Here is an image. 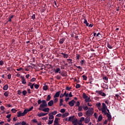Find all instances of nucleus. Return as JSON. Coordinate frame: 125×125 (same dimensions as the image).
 Returning a JSON list of instances; mask_svg holds the SVG:
<instances>
[{
	"instance_id": "aec40b11",
	"label": "nucleus",
	"mask_w": 125,
	"mask_h": 125,
	"mask_svg": "<svg viewBox=\"0 0 125 125\" xmlns=\"http://www.w3.org/2000/svg\"><path fill=\"white\" fill-rule=\"evenodd\" d=\"M34 107L32 106L31 107L29 108V109L26 108L24 110L26 111L27 113H28V112H30V111H32V110L33 109Z\"/></svg>"
},
{
	"instance_id": "72a5a7b5",
	"label": "nucleus",
	"mask_w": 125,
	"mask_h": 125,
	"mask_svg": "<svg viewBox=\"0 0 125 125\" xmlns=\"http://www.w3.org/2000/svg\"><path fill=\"white\" fill-rule=\"evenodd\" d=\"M83 106H79L78 107V111H79L80 112L83 111Z\"/></svg>"
},
{
	"instance_id": "13d9d810",
	"label": "nucleus",
	"mask_w": 125,
	"mask_h": 125,
	"mask_svg": "<svg viewBox=\"0 0 125 125\" xmlns=\"http://www.w3.org/2000/svg\"><path fill=\"white\" fill-rule=\"evenodd\" d=\"M11 117V114H8V115L6 116L7 119H10Z\"/></svg>"
},
{
	"instance_id": "2eb2a0df",
	"label": "nucleus",
	"mask_w": 125,
	"mask_h": 125,
	"mask_svg": "<svg viewBox=\"0 0 125 125\" xmlns=\"http://www.w3.org/2000/svg\"><path fill=\"white\" fill-rule=\"evenodd\" d=\"M72 124H74V125H77V123H78V119L77 118H74L73 120L72 121Z\"/></svg>"
},
{
	"instance_id": "680f3d73",
	"label": "nucleus",
	"mask_w": 125,
	"mask_h": 125,
	"mask_svg": "<svg viewBox=\"0 0 125 125\" xmlns=\"http://www.w3.org/2000/svg\"><path fill=\"white\" fill-rule=\"evenodd\" d=\"M70 99V98H69V97H66V98H65V101L66 102H68V101Z\"/></svg>"
},
{
	"instance_id": "cd10ccee",
	"label": "nucleus",
	"mask_w": 125,
	"mask_h": 125,
	"mask_svg": "<svg viewBox=\"0 0 125 125\" xmlns=\"http://www.w3.org/2000/svg\"><path fill=\"white\" fill-rule=\"evenodd\" d=\"M32 123H33V124H37L38 123V120L36 119H34L32 120Z\"/></svg>"
},
{
	"instance_id": "ddd939ff",
	"label": "nucleus",
	"mask_w": 125,
	"mask_h": 125,
	"mask_svg": "<svg viewBox=\"0 0 125 125\" xmlns=\"http://www.w3.org/2000/svg\"><path fill=\"white\" fill-rule=\"evenodd\" d=\"M21 81H22V83L23 84H26L27 83V82H26V79L24 78V77H21Z\"/></svg>"
},
{
	"instance_id": "58836bf2",
	"label": "nucleus",
	"mask_w": 125,
	"mask_h": 125,
	"mask_svg": "<svg viewBox=\"0 0 125 125\" xmlns=\"http://www.w3.org/2000/svg\"><path fill=\"white\" fill-rule=\"evenodd\" d=\"M54 124H59L58 123V119L57 118H55Z\"/></svg>"
},
{
	"instance_id": "de8ad7c7",
	"label": "nucleus",
	"mask_w": 125,
	"mask_h": 125,
	"mask_svg": "<svg viewBox=\"0 0 125 125\" xmlns=\"http://www.w3.org/2000/svg\"><path fill=\"white\" fill-rule=\"evenodd\" d=\"M22 70H23V68L22 67H20L19 68L17 69V71H18V72Z\"/></svg>"
},
{
	"instance_id": "bf43d9fd",
	"label": "nucleus",
	"mask_w": 125,
	"mask_h": 125,
	"mask_svg": "<svg viewBox=\"0 0 125 125\" xmlns=\"http://www.w3.org/2000/svg\"><path fill=\"white\" fill-rule=\"evenodd\" d=\"M54 101L55 103H56V102H57L58 101V98H55V99H54Z\"/></svg>"
},
{
	"instance_id": "4468645a",
	"label": "nucleus",
	"mask_w": 125,
	"mask_h": 125,
	"mask_svg": "<svg viewBox=\"0 0 125 125\" xmlns=\"http://www.w3.org/2000/svg\"><path fill=\"white\" fill-rule=\"evenodd\" d=\"M49 108L48 107H46V108H42V111H43V112H49Z\"/></svg>"
},
{
	"instance_id": "b1692460",
	"label": "nucleus",
	"mask_w": 125,
	"mask_h": 125,
	"mask_svg": "<svg viewBox=\"0 0 125 125\" xmlns=\"http://www.w3.org/2000/svg\"><path fill=\"white\" fill-rule=\"evenodd\" d=\"M102 119H103V118L102 117V116L99 115V116L98 117V122H100V121H102Z\"/></svg>"
},
{
	"instance_id": "774afa93",
	"label": "nucleus",
	"mask_w": 125,
	"mask_h": 125,
	"mask_svg": "<svg viewBox=\"0 0 125 125\" xmlns=\"http://www.w3.org/2000/svg\"><path fill=\"white\" fill-rule=\"evenodd\" d=\"M15 125H21V122L19 123H17L15 124Z\"/></svg>"
},
{
	"instance_id": "052dcab7",
	"label": "nucleus",
	"mask_w": 125,
	"mask_h": 125,
	"mask_svg": "<svg viewBox=\"0 0 125 125\" xmlns=\"http://www.w3.org/2000/svg\"><path fill=\"white\" fill-rule=\"evenodd\" d=\"M38 103L39 104H41V103H42V101L41 100H39L38 101Z\"/></svg>"
},
{
	"instance_id": "79ce46f5",
	"label": "nucleus",
	"mask_w": 125,
	"mask_h": 125,
	"mask_svg": "<svg viewBox=\"0 0 125 125\" xmlns=\"http://www.w3.org/2000/svg\"><path fill=\"white\" fill-rule=\"evenodd\" d=\"M60 71V68H58L56 69V70L55 71V73H59Z\"/></svg>"
},
{
	"instance_id": "4d7b16f0",
	"label": "nucleus",
	"mask_w": 125,
	"mask_h": 125,
	"mask_svg": "<svg viewBox=\"0 0 125 125\" xmlns=\"http://www.w3.org/2000/svg\"><path fill=\"white\" fill-rule=\"evenodd\" d=\"M35 81H36V78H33L32 79H31L30 80V82H35Z\"/></svg>"
},
{
	"instance_id": "1a4fd4ad",
	"label": "nucleus",
	"mask_w": 125,
	"mask_h": 125,
	"mask_svg": "<svg viewBox=\"0 0 125 125\" xmlns=\"http://www.w3.org/2000/svg\"><path fill=\"white\" fill-rule=\"evenodd\" d=\"M60 93H61V91H57L54 96V98L59 97V96H60Z\"/></svg>"
},
{
	"instance_id": "8fccbe9b",
	"label": "nucleus",
	"mask_w": 125,
	"mask_h": 125,
	"mask_svg": "<svg viewBox=\"0 0 125 125\" xmlns=\"http://www.w3.org/2000/svg\"><path fill=\"white\" fill-rule=\"evenodd\" d=\"M81 87V85L80 84H77L76 85V88H80Z\"/></svg>"
},
{
	"instance_id": "f3484780",
	"label": "nucleus",
	"mask_w": 125,
	"mask_h": 125,
	"mask_svg": "<svg viewBox=\"0 0 125 125\" xmlns=\"http://www.w3.org/2000/svg\"><path fill=\"white\" fill-rule=\"evenodd\" d=\"M48 116H49V120H53V119H54V116L52 115L51 113H49L48 114Z\"/></svg>"
},
{
	"instance_id": "9d476101",
	"label": "nucleus",
	"mask_w": 125,
	"mask_h": 125,
	"mask_svg": "<svg viewBox=\"0 0 125 125\" xmlns=\"http://www.w3.org/2000/svg\"><path fill=\"white\" fill-rule=\"evenodd\" d=\"M46 115H47V113H42V112H41V113H39L37 114V116L38 117H42L43 116H46Z\"/></svg>"
},
{
	"instance_id": "9b49d317",
	"label": "nucleus",
	"mask_w": 125,
	"mask_h": 125,
	"mask_svg": "<svg viewBox=\"0 0 125 125\" xmlns=\"http://www.w3.org/2000/svg\"><path fill=\"white\" fill-rule=\"evenodd\" d=\"M90 122V118L87 117L85 119L84 123L85 124H88Z\"/></svg>"
},
{
	"instance_id": "f704fd0d",
	"label": "nucleus",
	"mask_w": 125,
	"mask_h": 125,
	"mask_svg": "<svg viewBox=\"0 0 125 125\" xmlns=\"http://www.w3.org/2000/svg\"><path fill=\"white\" fill-rule=\"evenodd\" d=\"M53 123V120H49L48 122V125H52V124Z\"/></svg>"
},
{
	"instance_id": "f257e3e1",
	"label": "nucleus",
	"mask_w": 125,
	"mask_h": 125,
	"mask_svg": "<svg viewBox=\"0 0 125 125\" xmlns=\"http://www.w3.org/2000/svg\"><path fill=\"white\" fill-rule=\"evenodd\" d=\"M96 106L99 111H101L103 114H106V109H107V105L105 103H102V107H101V103H98L96 104Z\"/></svg>"
},
{
	"instance_id": "e2e57ef3",
	"label": "nucleus",
	"mask_w": 125,
	"mask_h": 125,
	"mask_svg": "<svg viewBox=\"0 0 125 125\" xmlns=\"http://www.w3.org/2000/svg\"><path fill=\"white\" fill-rule=\"evenodd\" d=\"M21 93H22V92H21V90H19L18 91V94H19V95H21Z\"/></svg>"
},
{
	"instance_id": "69168bd1",
	"label": "nucleus",
	"mask_w": 125,
	"mask_h": 125,
	"mask_svg": "<svg viewBox=\"0 0 125 125\" xmlns=\"http://www.w3.org/2000/svg\"><path fill=\"white\" fill-rule=\"evenodd\" d=\"M76 59L77 60H79L80 59V55H76Z\"/></svg>"
},
{
	"instance_id": "20e7f679",
	"label": "nucleus",
	"mask_w": 125,
	"mask_h": 125,
	"mask_svg": "<svg viewBox=\"0 0 125 125\" xmlns=\"http://www.w3.org/2000/svg\"><path fill=\"white\" fill-rule=\"evenodd\" d=\"M83 97L85 100V102H90V97L87 96L85 93L83 94Z\"/></svg>"
},
{
	"instance_id": "0eeeda50",
	"label": "nucleus",
	"mask_w": 125,
	"mask_h": 125,
	"mask_svg": "<svg viewBox=\"0 0 125 125\" xmlns=\"http://www.w3.org/2000/svg\"><path fill=\"white\" fill-rule=\"evenodd\" d=\"M103 114L104 115H106V116L108 118V120L111 121V120L112 119V116L109 113H107V110H106V113H103Z\"/></svg>"
},
{
	"instance_id": "423d86ee",
	"label": "nucleus",
	"mask_w": 125,
	"mask_h": 125,
	"mask_svg": "<svg viewBox=\"0 0 125 125\" xmlns=\"http://www.w3.org/2000/svg\"><path fill=\"white\" fill-rule=\"evenodd\" d=\"M96 93H98V94H99V95H101V96L104 97L106 96V94L102 90H97L96 91Z\"/></svg>"
},
{
	"instance_id": "ea45409f",
	"label": "nucleus",
	"mask_w": 125,
	"mask_h": 125,
	"mask_svg": "<svg viewBox=\"0 0 125 125\" xmlns=\"http://www.w3.org/2000/svg\"><path fill=\"white\" fill-rule=\"evenodd\" d=\"M63 94L64 96H65V97H68V96H69V94L67 93L66 91H65V92Z\"/></svg>"
},
{
	"instance_id": "338daca9",
	"label": "nucleus",
	"mask_w": 125,
	"mask_h": 125,
	"mask_svg": "<svg viewBox=\"0 0 125 125\" xmlns=\"http://www.w3.org/2000/svg\"><path fill=\"white\" fill-rule=\"evenodd\" d=\"M80 102H77L76 103V106H78V107L80 106Z\"/></svg>"
},
{
	"instance_id": "c756f323",
	"label": "nucleus",
	"mask_w": 125,
	"mask_h": 125,
	"mask_svg": "<svg viewBox=\"0 0 125 125\" xmlns=\"http://www.w3.org/2000/svg\"><path fill=\"white\" fill-rule=\"evenodd\" d=\"M84 24H85L87 26H88L89 23H87V21L85 19H84Z\"/></svg>"
},
{
	"instance_id": "6e6d98bb",
	"label": "nucleus",
	"mask_w": 125,
	"mask_h": 125,
	"mask_svg": "<svg viewBox=\"0 0 125 125\" xmlns=\"http://www.w3.org/2000/svg\"><path fill=\"white\" fill-rule=\"evenodd\" d=\"M68 97H73V95H72L71 92H70L69 94H68Z\"/></svg>"
},
{
	"instance_id": "6ab92c4d",
	"label": "nucleus",
	"mask_w": 125,
	"mask_h": 125,
	"mask_svg": "<svg viewBox=\"0 0 125 125\" xmlns=\"http://www.w3.org/2000/svg\"><path fill=\"white\" fill-rule=\"evenodd\" d=\"M74 118H75V116H71L69 117V118H68L69 120H68L69 121V122H72Z\"/></svg>"
},
{
	"instance_id": "a19ab883",
	"label": "nucleus",
	"mask_w": 125,
	"mask_h": 125,
	"mask_svg": "<svg viewBox=\"0 0 125 125\" xmlns=\"http://www.w3.org/2000/svg\"><path fill=\"white\" fill-rule=\"evenodd\" d=\"M34 86L36 89H38V88H39V87H40V85H39L38 84H35Z\"/></svg>"
},
{
	"instance_id": "09e8293b",
	"label": "nucleus",
	"mask_w": 125,
	"mask_h": 125,
	"mask_svg": "<svg viewBox=\"0 0 125 125\" xmlns=\"http://www.w3.org/2000/svg\"><path fill=\"white\" fill-rule=\"evenodd\" d=\"M83 114L82 112L78 113V116H79V117H82V116H83Z\"/></svg>"
},
{
	"instance_id": "a878e982",
	"label": "nucleus",
	"mask_w": 125,
	"mask_h": 125,
	"mask_svg": "<svg viewBox=\"0 0 125 125\" xmlns=\"http://www.w3.org/2000/svg\"><path fill=\"white\" fill-rule=\"evenodd\" d=\"M83 110H84V111H86V110H88V107H87V106L83 105Z\"/></svg>"
},
{
	"instance_id": "bb28decb",
	"label": "nucleus",
	"mask_w": 125,
	"mask_h": 125,
	"mask_svg": "<svg viewBox=\"0 0 125 125\" xmlns=\"http://www.w3.org/2000/svg\"><path fill=\"white\" fill-rule=\"evenodd\" d=\"M67 60V61H69L68 62L69 64H73V60H72L71 59H68Z\"/></svg>"
},
{
	"instance_id": "6e6552de",
	"label": "nucleus",
	"mask_w": 125,
	"mask_h": 125,
	"mask_svg": "<svg viewBox=\"0 0 125 125\" xmlns=\"http://www.w3.org/2000/svg\"><path fill=\"white\" fill-rule=\"evenodd\" d=\"M75 103L76 102L75 101V100H72V101L69 102L68 104L69 105L71 106V107H73L74 105H75Z\"/></svg>"
},
{
	"instance_id": "c9c22d12",
	"label": "nucleus",
	"mask_w": 125,
	"mask_h": 125,
	"mask_svg": "<svg viewBox=\"0 0 125 125\" xmlns=\"http://www.w3.org/2000/svg\"><path fill=\"white\" fill-rule=\"evenodd\" d=\"M11 111L12 112V113H16L17 112V110H16V109L15 108H13L11 109Z\"/></svg>"
},
{
	"instance_id": "5fc2aeb1",
	"label": "nucleus",
	"mask_w": 125,
	"mask_h": 125,
	"mask_svg": "<svg viewBox=\"0 0 125 125\" xmlns=\"http://www.w3.org/2000/svg\"><path fill=\"white\" fill-rule=\"evenodd\" d=\"M61 113H64L65 112V109L62 108L60 110Z\"/></svg>"
},
{
	"instance_id": "412c9836",
	"label": "nucleus",
	"mask_w": 125,
	"mask_h": 125,
	"mask_svg": "<svg viewBox=\"0 0 125 125\" xmlns=\"http://www.w3.org/2000/svg\"><path fill=\"white\" fill-rule=\"evenodd\" d=\"M61 54L62 55H63L64 58H68V57H69V55H68V54L63 53H62Z\"/></svg>"
},
{
	"instance_id": "2f4dec72",
	"label": "nucleus",
	"mask_w": 125,
	"mask_h": 125,
	"mask_svg": "<svg viewBox=\"0 0 125 125\" xmlns=\"http://www.w3.org/2000/svg\"><path fill=\"white\" fill-rule=\"evenodd\" d=\"M65 40H64V39H61L60 40V41H59V42H60V43L61 44H62V43H63V42H64V41Z\"/></svg>"
},
{
	"instance_id": "a18cd8bd",
	"label": "nucleus",
	"mask_w": 125,
	"mask_h": 125,
	"mask_svg": "<svg viewBox=\"0 0 125 125\" xmlns=\"http://www.w3.org/2000/svg\"><path fill=\"white\" fill-rule=\"evenodd\" d=\"M77 124L79 125H83V122L79 120V121H77Z\"/></svg>"
},
{
	"instance_id": "c03bdc74",
	"label": "nucleus",
	"mask_w": 125,
	"mask_h": 125,
	"mask_svg": "<svg viewBox=\"0 0 125 125\" xmlns=\"http://www.w3.org/2000/svg\"><path fill=\"white\" fill-rule=\"evenodd\" d=\"M22 94L23 95H26L27 94V91L26 90H24L22 91Z\"/></svg>"
},
{
	"instance_id": "f8f14e48",
	"label": "nucleus",
	"mask_w": 125,
	"mask_h": 125,
	"mask_svg": "<svg viewBox=\"0 0 125 125\" xmlns=\"http://www.w3.org/2000/svg\"><path fill=\"white\" fill-rule=\"evenodd\" d=\"M53 104H54L53 101L51 100L48 103V106H49V107H51V106H53Z\"/></svg>"
},
{
	"instance_id": "c85d7f7f",
	"label": "nucleus",
	"mask_w": 125,
	"mask_h": 125,
	"mask_svg": "<svg viewBox=\"0 0 125 125\" xmlns=\"http://www.w3.org/2000/svg\"><path fill=\"white\" fill-rule=\"evenodd\" d=\"M84 63H85V61H84V60H82L80 62V64H81V66H83V64H84Z\"/></svg>"
},
{
	"instance_id": "7c9ffc66",
	"label": "nucleus",
	"mask_w": 125,
	"mask_h": 125,
	"mask_svg": "<svg viewBox=\"0 0 125 125\" xmlns=\"http://www.w3.org/2000/svg\"><path fill=\"white\" fill-rule=\"evenodd\" d=\"M9 94V93L8 91L5 92L4 93V96H5L6 97H7V96H8V95Z\"/></svg>"
},
{
	"instance_id": "dca6fc26",
	"label": "nucleus",
	"mask_w": 125,
	"mask_h": 125,
	"mask_svg": "<svg viewBox=\"0 0 125 125\" xmlns=\"http://www.w3.org/2000/svg\"><path fill=\"white\" fill-rule=\"evenodd\" d=\"M0 110L1 111H3L2 113L3 114H4V113H5V107H4V106H1L0 107Z\"/></svg>"
},
{
	"instance_id": "a211bd4d",
	"label": "nucleus",
	"mask_w": 125,
	"mask_h": 125,
	"mask_svg": "<svg viewBox=\"0 0 125 125\" xmlns=\"http://www.w3.org/2000/svg\"><path fill=\"white\" fill-rule=\"evenodd\" d=\"M69 116V112H65L64 114L62 115V118H65V117H68Z\"/></svg>"
},
{
	"instance_id": "393cba45",
	"label": "nucleus",
	"mask_w": 125,
	"mask_h": 125,
	"mask_svg": "<svg viewBox=\"0 0 125 125\" xmlns=\"http://www.w3.org/2000/svg\"><path fill=\"white\" fill-rule=\"evenodd\" d=\"M43 90H47V89H48V87L47 86V85H45L43 87Z\"/></svg>"
},
{
	"instance_id": "7ed1b4c3",
	"label": "nucleus",
	"mask_w": 125,
	"mask_h": 125,
	"mask_svg": "<svg viewBox=\"0 0 125 125\" xmlns=\"http://www.w3.org/2000/svg\"><path fill=\"white\" fill-rule=\"evenodd\" d=\"M45 107H47V103H46V100H42V104L40 105L39 108H38L40 111H42L43 108Z\"/></svg>"
},
{
	"instance_id": "39448f33",
	"label": "nucleus",
	"mask_w": 125,
	"mask_h": 125,
	"mask_svg": "<svg viewBox=\"0 0 125 125\" xmlns=\"http://www.w3.org/2000/svg\"><path fill=\"white\" fill-rule=\"evenodd\" d=\"M27 114V111L24 110V111L22 112V111H20L18 112L17 117L19 118L20 117H23V116H25V114Z\"/></svg>"
},
{
	"instance_id": "0e129e2a",
	"label": "nucleus",
	"mask_w": 125,
	"mask_h": 125,
	"mask_svg": "<svg viewBox=\"0 0 125 125\" xmlns=\"http://www.w3.org/2000/svg\"><path fill=\"white\" fill-rule=\"evenodd\" d=\"M64 93L63 94H61L60 95V98H63V97H64Z\"/></svg>"
},
{
	"instance_id": "4c0bfd02",
	"label": "nucleus",
	"mask_w": 125,
	"mask_h": 125,
	"mask_svg": "<svg viewBox=\"0 0 125 125\" xmlns=\"http://www.w3.org/2000/svg\"><path fill=\"white\" fill-rule=\"evenodd\" d=\"M65 89H66V90H68L69 91H70L71 90V89H72V87L67 86L66 87Z\"/></svg>"
},
{
	"instance_id": "e433bc0d",
	"label": "nucleus",
	"mask_w": 125,
	"mask_h": 125,
	"mask_svg": "<svg viewBox=\"0 0 125 125\" xmlns=\"http://www.w3.org/2000/svg\"><path fill=\"white\" fill-rule=\"evenodd\" d=\"M21 125H29V124H27V123L25 122V121H22L21 123Z\"/></svg>"
},
{
	"instance_id": "473e14b6",
	"label": "nucleus",
	"mask_w": 125,
	"mask_h": 125,
	"mask_svg": "<svg viewBox=\"0 0 125 125\" xmlns=\"http://www.w3.org/2000/svg\"><path fill=\"white\" fill-rule=\"evenodd\" d=\"M82 77H83V80L84 81H86V80H87V77H86V76H85V75H83Z\"/></svg>"
},
{
	"instance_id": "49530a36",
	"label": "nucleus",
	"mask_w": 125,
	"mask_h": 125,
	"mask_svg": "<svg viewBox=\"0 0 125 125\" xmlns=\"http://www.w3.org/2000/svg\"><path fill=\"white\" fill-rule=\"evenodd\" d=\"M107 47H108V48H109L110 49H112V48H113V47H112V46H111V45H110V44H107Z\"/></svg>"
},
{
	"instance_id": "4be33fe9",
	"label": "nucleus",
	"mask_w": 125,
	"mask_h": 125,
	"mask_svg": "<svg viewBox=\"0 0 125 125\" xmlns=\"http://www.w3.org/2000/svg\"><path fill=\"white\" fill-rule=\"evenodd\" d=\"M3 90H7L8 89V85L6 84L3 87Z\"/></svg>"
},
{
	"instance_id": "5701e85b",
	"label": "nucleus",
	"mask_w": 125,
	"mask_h": 125,
	"mask_svg": "<svg viewBox=\"0 0 125 125\" xmlns=\"http://www.w3.org/2000/svg\"><path fill=\"white\" fill-rule=\"evenodd\" d=\"M50 99H51V96H50V95H48L46 100V101H49Z\"/></svg>"
},
{
	"instance_id": "3c124183",
	"label": "nucleus",
	"mask_w": 125,
	"mask_h": 125,
	"mask_svg": "<svg viewBox=\"0 0 125 125\" xmlns=\"http://www.w3.org/2000/svg\"><path fill=\"white\" fill-rule=\"evenodd\" d=\"M80 121L83 123V121H84V117H81Z\"/></svg>"
},
{
	"instance_id": "864d4df0",
	"label": "nucleus",
	"mask_w": 125,
	"mask_h": 125,
	"mask_svg": "<svg viewBox=\"0 0 125 125\" xmlns=\"http://www.w3.org/2000/svg\"><path fill=\"white\" fill-rule=\"evenodd\" d=\"M104 80L105 81V83H107V82H108V78H107V77H104Z\"/></svg>"
},
{
	"instance_id": "f03ea898",
	"label": "nucleus",
	"mask_w": 125,
	"mask_h": 125,
	"mask_svg": "<svg viewBox=\"0 0 125 125\" xmlns=\"http://www.w3.org/2000/svg\"><path fill=\"white\" fill-rule=\"evenodd\" d=\"M94 109L92 107H90L88 108V110H87L85 112L86 116H87V117H89L90 116H92L93 115L94 113Z\"/></svg>"
},
{
	"instance_id": "37998d69",
	"label": "nucleus",
	"mask_w": 125,
	"mask_h": 125,
	"mask_svg": "<svg viewBox=\"0 0 125 125\" xmlns=\"http://www.w3.org/2000/svg\"><path fill=\"white\" fill-rule=\"evenodd\" d=\"M51 114H52V115L53 116V115H56V114H57V111H54L53 112L51 113Z\"/></svg>"
},
{
	"instance_id": "603ef678",
	"label": "nucleus",
	"mask_w": 125,
	"mask_h": 125,
	"mask_svg": "<svg viewBox=\"0 0 125 125\" xmlns=\"http://www.w3.org/2000/svg\"><path fill=\"white\" fill-rule=\"evenodd\" d=\"M7 78L9 80H10L11 79V74H9L7 75Z\"/></svg>"
}]
</instances>
